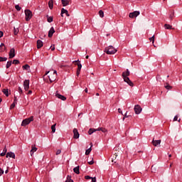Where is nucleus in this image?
Instances as JSON below:
<instances>
[{"label": "nucleus", "mask_w": 182, "mask_h": 182, "mask_svg": "<svg viewBox=\"0 0 182 182\" xmlns=\"http://www.w3.org/2000/svg\"><path fill=\"white\" fill-rule=\"evenodd\" d=\"M95 161H93V159H92V161H88V164H90V166H92V164H94Z\"/></svg>", "instance_id": "45"}, {"label": "nucleus", "mask_w": 182, "mask_h": 182, "mask_svg": "<svg viewBox=\"0 0 182 182\" xmlns=\"http://www.w3.org/2000/svg\"><path fill=\"white\" fill-rule=\"evenodd\" d=\"M101 132H102V133H107V129H106V128H101Z\"/></svg>", "instance_id": "38"}, {"label": "nucleus", "mask_w": 182, "mask_h": 182, "mask_svg": "<svg viewBox=\"0 0 182 182\" xmlns=\"http://www.w3.org/2000/svg\"><path fill=\"white\" fill-rule=\"evenodd\" d=\"M8 60V58L6 57H0V62H6Z\"/></svg>", "instance_id": "33"}, {"label": "nucleus", "mask_w": 182, "mask_h": 182, "mask_svg": "<svg viewBox=\"0 0 182 182\" xmlns=\"http://www.w3.org/2000/svg\"><path fill=\"white\" fill-rule=\"evenodd\" d=\"M178 120V116L176 115L173 118V122H177Z\"/></svg>", "instance_id": "42"}, {"label": "nucleus", "mask_w": 182, "mask_h": 182, "mask_svg": "<svg viewBox=\"0 0 182 182\" xmlns=\"http://www.w3.org/2000/svg\"><path fill=\"white\" fill-rule=\"evenodd\" d=\"M161 143V140H154V139H153L152 140V144L153 146H154V147H158V146H159Z\"/></svg>", "instance_id": "8"}, {"label": "nucleus", "mask_w": 182, "mask_h": 182, "mask_svg": "<svg viewBox=\"0 0 182 182\" xmlns=\"http://www.w3.org/2000/svg\"><path fill=\"white\" fill-rule=\"evenodd\" d=\"M31 67L29 66V65H28V64H26V65H23V70H29V68H30Z\"/></svg>", "instance_id": "25"}, {"label": "nucleus", "mask_w": 182, "mask_h": 182, "mask_svg": "<svg viewBox=\"0 0 182 182\" xmlns=\"http://www.w3.org/2000/svg\"><path fill=\"white\" fill-rule=\"evenodd\" d=\"M2 174H4V171L0 167V177H1V176H2Z\"/></svg>", "instance_id": "49"}, {"label": "nucleus", "mask_w": 182, "mask_h": 182, "mask_svg": "<svg viewBox=\"0 0 182 182\" xmlns=\"http://www.w3.org/2000/svg\"><path fill=\"white\" fill-rule=\"evenodd\" d=\"M92 182H96V177H91Z\"/></svg>", "instance_id": "48"}, {"label": "nucleus", "mask_w": 182, "mask_h": 182, "mask_svg": "<svg viewBox=\"0 0 182 182\" xmlns=\"http://www.w3.org/2000/svg\"><path fill=\"white\" fill-rule=\"evenodd\" d=\"M102 127H99L97 129H95V132H102Z\"/></svg>", "instance_id": "46"}, {"label": "nucleus", "mask_w": 182, "mask_h": 182, "mask_svg": "<svg viewBox=\"0 0 182 182\" xmlns=\"http://www.w3.org/2000/svg\"><path fill=\"white\" fill-rule=\"evenodd\" d=\"M58 76V72L56 70H54L53 73H50L48 75V79L50 82V83L55 82L56 80V77Z\"/></svg>", "instance_id": "3"}, {"label": "nucleus", "mask_w": 182, "mask_h": 182, "mask_svg": "<svg viewBox=\"0 0 182 182\" xmlns=\"http://www.w3.org/2000/svg\"><path fill=\"white\" fill-rule=\"evenodd\" d=\"M73 132L74 134L73 136L74 139H79L80 134H79V132L77 131V129L75 128Z\"/></svg>", "instance_id": "9"}, {"label": "nucleus", "mask_w": 182, "mask_h": 182, "mask_svg": "<svg viewBox=\"0 0 182 182\" xmlns=\"http://www.w3.org/2000/svg\"><path fill=\"white\" fill-rule=\"evenodd\" d=\"M55 96L58 97V99H60V100H66V97L60 95V94H55Z\"/></svg>", "instance_id": "17"}, {"label": "nucleus", "mask_w": 182, "mask_h": 182, "mask_svg": "<svg viewBox=\"0 0 182 182\" xmlns=\"http://www.w3.org/2000/svg\"><path fill=\"white\" fill-rule=\"evenodd\" d=\"M2 92H3L4 95H5V96H6V97H8V96H9V90L3 89Z\"/></svg>", "instance_id": "20"}, {"label": "nucleus", "mask_w": 182, "mask_h": 182, "mask_svg": "<svg viewBox=\"0 0 182 182\" xmlns=\"http://www.w3.org/2000/svg\"><path fill=\"white\" fill-rule=\"evenodd\" d=\"M25 15H26V21L27 22L31 21L33 16L32 11H31V10L29 9L25 10Z\"/></svg>", "instance_id": "5"}, {"label": "nucleus", "mask_w": 182, "mask_h": 182, "mask_svg": "<svg viewBox=\"0 0 182 182\" xmlns=\"http://www.w3.org/2000/svg\"><path fill=\"white\" fill-rule=\"evenodd\" d=\"M15 8L16 9V11H21V9H22V8L21 6H19V5H16Z\"/></svg>", "instance_id": "36"}, {"label": "nucleus", "mask_w": 182, "mask_h": 182, "mask_svg": "<svg viewBox=\"0 0 182 182\" xmlns=\"http://www.w3.org/2000/svg\"><path fill=\"white\" fill-rule=\"evenodd\" d=\"M23 86L25 90H28L29 89V80H25L23 82Z\"/></svg>", "instance_id": "10"}, {"label": "nucleus", "mask_w": 182, "mask_h": 182, "mask_svg": "<svg viewBox=\"0 0 182 182\" xmlns=\"http://www.w3.org/2000/svg\"><path fill=\"white\" fill-rule=\"evenodd\" d=\"M31 122H33V116L30 117L29 118H26L23 119L21 122V126L25 127V126H28Z\"/></svg>", "instance_id": "4"}, {"label": "nucleus", "mask_w": 182, "mask_h": 182, "mask_svg": "<svg viewBox=\"0 0 182 182\" xmlns=\"http://www.w3.org/2000/svg\"><path fill=\"white\" fill-rule=\"evenodd\" d=\"M118 112L120 113L121 114H123V112L122 111V109H120V108L118 109Z\"/></svg>", "instance_id": "50"}, {"label": "nucleus", "mask_w": 182, "mask_h": 182, "mask_svg": "<svg viewBox=\"0 0 182 182\" xmlns=\"http://www.w3.org/2000/svg\"><path fill=\"white\" fill-rule=\"evenodd\" d=\"M80 75V70H77V76H79Z\"/></svg>", "instance_id": "53"}, {"label": "nucleus", "mask_w": 182, "mask_h": 182, "mask_svg": "<svg viewBox=\"0 0 182 182\" xmlns=\"http://www.w3.org/2000/svg\"><path fill=\"white\" fill-rule=\"evenodd\" d=\"M42 46H43V42H42L41 40H38L37 41V48L41 49V48H42Z\"/></svg>", "instance_id": "16"}, {"label": "nucleus", "mask_w": 182, "mask_h": 182, "mask_svg": "<svg viewBox=\"0 0 182 182\" xmlns=\"http://www.w3.org/2000/svg\"><path fill=\"white\" fill-rule=\"evenodd\" d=\"M100 95H99V92H97L96 93V96H99Z\"/></svg>", "instance_id": "62"}, {"label": "nucleus", "mask_w": 182, "mask_h": 182, "mask_svg": "<svg viewBox=\"0 0 182 182\" xmlns=\"http://www.w3.org/2000/svg\"><path fill=\"white\" fill-rule=\"evenodd\" d=\"M15 58V48H11L9 52V58Z\"/></svg>", "instance_id": "11"}, {"label": "nucleus", "mask_w": 182, "mask_h": 182, "mask_svg": "<svg viewBox=\"0 0 182 182\" xmlns=\"http://www.w3.org/2000/svg\"><path fill=\"white\" fill-rule=\"evenodd\" d=\"M61 4H62L63 6H68V5H69V4H70V0H61Z\"/></svg>", "instance_id": "13"}, {"label": "nucleus", "mask_w": 182, "mask_h": 182, "mask_svg": "<svg viewBox=\"0 0 182 182\" xmlns=\"http://www.w3.org/2000/svg\"><path fill=\"white\" fill-rule=\"evenodd\" d=\"M17 102H18V99L16 98V97H14V101L13 103L16 105Z\"/></svg>", "instance_id": "47"}, {"label": "nucleus", "mask_w": 182, "mask_h": 182, "mask_svg": "<svg viewBox=\"0 0 182 182\" xmlns=\"http://www.w3.org/2000/svg\"><path fill=\"white\" fill-rule=\"evenodd\" d=\"M48 73H50V71L46 72L44 76H46Z\"/></svg>", "instance_id": "57"}, {"label": "nucleus", "mask_w": 182, "mask_h": 182, "mask_svg": "<svg viewBox=\"0 0 182 182\" xmlns=\"http://www.w3.org/2000/svg\"><path fill=\"white\" fill-rule=\"evenodd\" d=\"M6 157H10V158H11V159H15V157H16V156H15V154L14 153V152H8L7 154H6Z\"/></svg>", "instance_id": "15"}, {"label": "nucleus", "mask_w": 182, "mask_h": 182, "mask_svg": "<svg viewBox=\"0 0 182 182\" xmlns=\"http://www.w3.org/2000/svg\"><path fill=\"white\" fill-rule=\"evenodd\" d=\"M90 144L91 146L85 151V155L86 156H89V154H90V151H92V146H93V144L90 143Z\"/></svg>", "instance_id": "18"}, {"label": "nucleus", "mask_w": 182, "mask_h": 182, "mask_svg": "<svg viewBox=\"0 0 182 182\" xmlns=\"http://www.w3.org/2000/svg\"><path fill=\"white\" fill-rule=\"evenodd\" d=\"M104 52L107 53V55H114V53L117 52V50L112 46H109L105 48Z\"/></svg>", "instance_id": "2"}, {"label": "nucleus", "mask_w": 182, "mask_h": 182, "mask_svg": "<svg viewBox=\"0 0 182 182\" xmlns=\"http://www.w3.org/2000/svg\"><path fill=\"white\" fill-rule=\"evenodd\" d=\"M149 41L151 42H152V43H154V36H153L152 37L149 38Z\"/></svg>", "instance_id": "39"}, {"label": "nucleus", "mask_w": 182, "mask_h": 182, "mask_svg": "<svg viewBox=\"0 0 182 182\" xmlns=\"http://www.w3.org/2000/svg\"><path fill=\"white\" fill-rule=\"evenodd\" d=\"M85 180H91L92 177L90 176H85Z\"/></svg>", "instance_id": "40"}, {"label": "nucleus", "mask_w": 182, "mask_h": 182, "mask_svg": "<svg viewBox=\"0 0 182 182\" xmlns=\"http://www.w3.org/2000/svg\"><path fill=\"white\" fill-rule=\"evenodd\" d=\"M85 93H87V88L85 89Z\"/></svg>", "instance_id": "58"}, {"label": "nucleus", "mask_w": 182, "mask_h": 182, "mask_svg": "<svg viewBox=\"0 0 182 182\" xmlns=\"http://www.w3.org/2000/svg\"><path fill=\"white\" fill-rule=\"evenodd\" d=\"M129 76H130V71H129V69H127L126 71H124L122 73V77L124 79V82L127 83L129 86L133 87L134 86L133 82L130 80V78H129Z\"/></svg>", "instance_id": "1"}, {"label": "nucleus", "mask_w": 182, "mask_h": 182, "mask_svg": "<svg viewBox=\"0 0 182 182\" xmlns=\"http://www.w3.org/2000/svg\"><path fill=\"white\" fill-rule=\"evenodd\" d=\"M140 15V11H134L132 13H130L129 16V18H136V16H139Z\"/></svg>", "instance_id": "7"}, {"label": "nucleus", "mask_w": 182, "mask_h": 182, "mask_svg": "<svg viewBox=\"0 0 182 182\" xmlns=\"http://www.w3.org/2000/svg\"><path fill=\"white\" fill-rule=\"evenodd\" d=\"M2 102V98H0V104Z\"/></svg>", "instance_id": "60"}, {"label": "nucleus", "mask_w": 182, "mask_h": 182, "mask_svg": "<svg viewBox=\"0 0 182 182\" xmlns=\"http://www.w3.org/2000/svg\"><path fill=\"white\" fill-rule=\"evenodd\" d=\"M18 63H19V60H13V64L14 65H18Z\"/></svg>", "instance_id": "37"}, {"label": "nucleus", "mask_w": 182, "mask_h": 182, "mask_svg": "<svg viewBox=\"0 0 182 182\" xmlns=\"http://www.w3.org/2000/svg\"><path fill=\"white\" fill-rule=\"evenodd\" d=\"M63 14H65L66 16H70V15H69V11L64 8L61 9V16H63Z\"/></svg>", "instance_id": "14"}, {"label": "nucleus", "mask_w": 182, "mask_h": 182, "mask_svg": "<svg viewBox=\"0 0 182 182\" xmlns=\"http://www.w3.org/2000/svg\"><path fill=\"white\" fill-rule=\"evenodd\" d=\"M134 110L136 114H140V113H141V110H143V109L141 108V107L140 105H136L134 106Z\"/></svg>", "instance_id": "6"}, {"label": "nucleus", "mask_w": 182, "mask_h": 182, "mask_svg": "<svg viewBox=\"0 0 182 182\" xmlns=\"http://www.w3.org/2000/svg\"><path fill=\"white\" fill-rule=\"evenodd\" d=\"M73 171L75 173V174H80V171H79V166L75 167L73 168Z\"/></svg>", "instance_id": "23"}, {"label": "nucleus", "mask_w": 182, "mask_h": 182, "mask_svg": "<svg viewBox=\"0 0 182 182\" xmlns=\"http://www.w3.org/2000/svg\"><path fill=\"white\" fill-rule=\"evenodd\" d=\"M50 49H51V50H55V46H50Z\"/></svg>", "instance_id": "54"}, {"label": "nucleus", "mask_w": 182, "mask_h": 182, "mask_svg": "<svg viewBox=\"0 0 182 182\" xmlns=\"http://www.w3.org/2000/svg\"><path fill=\"white\" fill-rule=\"evenodd\" d=\"M47 21H48V22H49V23H50L51 22H53V17L48 16Z\"/></svg>", "instance_id": "29"}, {"label": "nucleus", "mask_w": 182, "mask_h": 182, "mask_svg": "<svg viewBox=\"0 0 182 182\" xmlns=\"http://www.w3.org/2000/svg\"><path fill=\"white\" fill-rule=\"evenodd\" d=\"M12 66V61H8L6 65V69H9Z\"/></svg>", "instance_id": "27"}, {"label": "nucleus", "mask_w": 182, "mask_h": 182, "mask_svg": "<svg viewBox=\"0 0 182 182\" xmlns=\"http://www.w3.org/2000/svg\"><path fill=\"white\" fill-rule=\"evenodd\" d=\"M86 59H89V55H86Z\"/></svg>", "instance_id": "61"}, {"label": "nucleus", "mask_w": 182, "mask_h": 182, "mask_svg": "<svg viewBox=\"0 0 182 182\" xmlns=\"http://www.w3.org/2000/svg\"><path fill=\"white\" fill-rule=\"evenodd\" d=\"M99 16H100V18H103L105 16V12H103L102 10H100Z\"/></svg>", "instance_id": "31"}, {"label": "nucleus", "mask_w": 182, "mask_h": 182, "mask_svg": "<svg viewBox=\"0 0 182 182\" xmlns=\"http://www.w3.org/2000/svg\"><path fill=\"white\" fill-rule=\"evenodd\" d=\"M37 151H38V148H36V147H35V146H32L31 150V151H30L31 156H33V153H35V152Z\"/></svg>", "instance_id": "19"}, {"label": "nucleus", "mask_w": 182, "mask_h": 182, "mask_svg": "<svg viewBox=\"0 0 182 182\" xmlns=\"http://www.w3.org/2000/svg\"><path fill=\"white\" fill-rule=\"evenodd\" d=\"M6 151H8V149H6V147H5L4 149H3V152H1L0 154V156L1 157H4V156H5L6 154Z\"/></svg>", "instance_id": "22"}, {"label": "nucleus", "mask_w": 182, "mask_h": 182, "mask_svg": "<svg viewBox=\"0 0 182 182\" xmlns=\"http://www.w3.org/2000/svg\"><path fill=\"white\" fill-rule=\"evenodd\" d=\"M27 95H32V90H29L27 93Z\"/></svg>", "instance_id": "55"}, {"label": "nucleus", "mask_w": 182, "mask_h": 182, "mask_svg": "<svg viewBox=\"0 0 182 182\" xmlns=\"http://www.w3.org/2000/svg\"><path fill=\"white\" fill-rule=\"evenodd\" d=\"M164 28L165 29H173V26L170 24H165Z\"/></svg>", "instance_id": "28"}, {"label": "nucleus", "mask_w": 182, "mask_h": 182, "mask_svg": "<svg viewBox=\"0 0 182 182\" xmlns=\"http://www.w3.org/2000/svg\"><path fill=\"white\" fill-rule=\"evenodd\" d=\"M4 46H5V44H4V43H1V44L0 45V48L4 47Z\"/></svg>", "instance_id": "56"}, {"label": "nucleus", "mask_w": 182, "mask_h": 182, "mask_svg": "<svg viewBox=\"0 0 182 182\" xmlns=\"http://www.w3.org/2000/svg\"><path fill=\"white\" fill-rule=\"evenodd\" d=\"M14 35H17L18 33H19V29L14 28Z\"/></svg>", "instance_id": "35"}, {"label": "nucleus", "mask_w": 182, "mask_h": 182, "mask_svg": "<svg viewBox=\"0 0 182 182\" xmlns=\"http://www.w3.org/2000/svg\"><path fill=\"white\" fill-rule=\"evenodd\" d=\"M4 36V32L0 31V38H2Z\"/></svg>", "instance_id": "51"}, {"label": "nucleus", "mask_w": 182, "mask_h": 182, "mask_svg": "<svg viewBox=\"0 0 182 182\" xmlns=\"http://www.w3.org/2000/svg\"><path fill=\"white\" fill-rule=\"evenodd\" d=\"M16 105V104H15V103L13 102V103L11 104V105L10 106V109H14V107H15Z\"/></svg>", "instance_id": "43"}, {"label": "nucleus", "mask_w": 182, "mask_h": 182, "mask_svg": "<svg viewBox=\"0 0 182 182\" xmlns=\"http://www.w3.org/2000/svg\"><path fill=\"white\" fill-rule=\"evenodd\" d=\"M5 173H6V174H8V169H6V170L5 171Z\"/></svg>", "instance_id": "59"}, {"label": "nucleus", "mask_w": 182, "mask_h": 182, "mask_svg": "<svg viewBox=\"0 0 182 182\" xmlns=\"http://www.w3.org/2000/svg\"><path fill=\"white\" fill-rule=\"evenodd\" d=\"M48 6L50 9H53V0H50L48 1Z\"/></svg>", "instance_id": "21"}, {"label": "nucleus", "mask_w": 182, "mask_h": 182, "mask_svg": "<svg viewBox=\"0 0 182 182\" xmlns=\"http://www.w3.org/2000/svg\"><path fill=\"white\" fill-rule=\"evenodd\" d=\"M165 88L167 90H171V89H173V87H171V85H168V83H166V85H165Z\"/></svg>", "instance_id": "26"}, {"label": "nucleus", "mask_w": 182, "mask_h": 182, "mask_svg": "<svg viewBox=\"0 0 182 182\" xmlns=\"http://www.w3.org/2000/svg\"><path fill=\"white\" fill-rule=\"evenodd\" d=\"M60 153H62V151L60 149H58V150H57L55 154H56V156H58V154H60Z\"/></svg>", "instance_id": "41"}, {"label": "nucleus", "mask_w": 182, "mask_h": 182, "mask_svg": "<svg viewBox=\"0 0 182 182\" xmlns=\"http://www.w3.org/2000/svg\"><path fill=\"white\" fill-rule=\"evenodd\" d=\"M51 129L53 133H55V132H56V124L52 125Z\"/></svg>", "instance_id": "30"}, {"label": "nucleus", "mask_w": 182, "mask_h": 182, "mask_svg": "<svg viewBox=\"0 0 182 182\" xmlns=\"http://www.w3.org/2000/svg\"><path fill=\"white\" fill-rule=\"evenodd\" d=\"M95 132H96V129L91 128L88 131V134L92 135L93 133H95Z\"/></svg>", "instance_id": "24"}, {"label": "nucleus", "mask_w": 182, "mask_h": 182, "mask_svg": "<svg viewBox=\"0 0 182 182\" xmlns=\"http://www.w3.org/2000/svg\"><path fill=\"white\" fill-rule=\"evenodd\" d=\"M55 33V28L51 27L48 31V38H52L53 36V33Z\"/></svg>", "instance_id": "12"}, {"label": "nucleus", "mask_w": 182, "mask_h": 182, "mask_svg": "<svg viewBox=\"0 0 182 182\" xmlns=\"http://www.w3.org/2000/svg\"><path fill=\"white\" fill-rule=\"evenodd\" d=\"M18 92L20 93V95H22L23 91H22V88H21V87H18Z\"/></svg>", "instance_id": "44"}, {"label": "nucleus", "mask_w": 182, "mask_h": 182, "mask_svg": "<svg viewBox=\"0 0 182 182\" xmlns=\"http://www.w3.org/2000/svg\"><path fill=\"white\" fill-rule=\"evenodd\" d=\"M174 18V12H172L171 14H170L169 15V19H171V21H173V18Z\"/></svg>", "instance_id": "34"}, {"label": "nucleus", "mask_w": 182, "mask_h": 182, "mask_svg": "<svg viewBox=\"0 0 182 182\" xmlns=\"http://www.w3.org/2000/svg\"><path fill=\"white\" fill-rule=\"evenodd\" d=\"M74 62H79V60H75V61H74Z\"/></svg>", "instance_id": "64"}, {"label": "nucleus", "mask_w": 182, "mask_h": 182, "mask_svg": "<svg viewBox=\"0 0 182 182\" xmlns=\"http://www.w3.org/2000/svg\"><path fill=\"white\" fill-rule=\"evenodd\" d=\"M129 117V116H127V112L124 114V117L123 118V120H124L126 118Z\"/></svg>", "instance_id": "52"}, {"label": "nucleus", "mask_w": 182, "mask_h": 182, "mask_svg": "<svg viewBox=\"0 0 182 182\" xmlns=\"http://www.w3.org/2000/svg\"><path fill=\"white\" fill-rule=\"evenodd\" d=\"M168 157H171V154H169V155H168Z\"/></svg>", "instance_id": "63"}, {"label": "nucleus", "mask_w": 182, "mask_h": 182, "mask_svg": "<svg viewBox=\"0 0 182 182\" xmlns=\"http://www.w3.org/2000/svg\"><path fill=\"white\" fill-rule=\"evenodd\" d=\"M77 65V70H81V69H82V64L80 63V61H78Z\"/></svg>", "instance_id": "32"}]
</instances>
